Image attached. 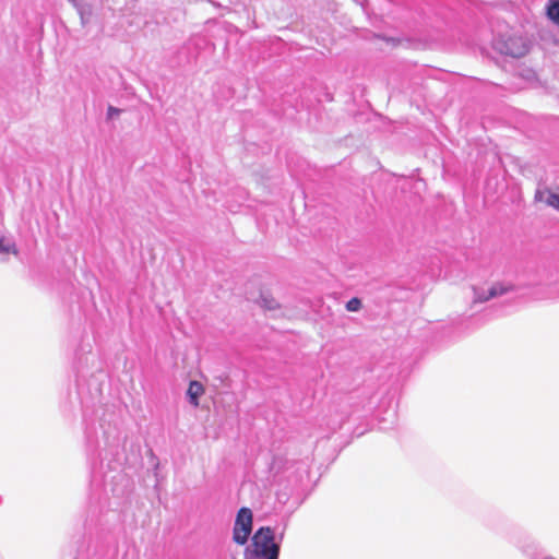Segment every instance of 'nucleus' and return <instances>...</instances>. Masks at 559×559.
I'll return each instance as SVG.
<instances>
[{
    "label": "nucleus",
    "mask_w": 559,
    "mask_h": 559,
    "mask_svg": "<svg viewBox=\"0 0 559 559\" xmlns=\"http://www.w3.org/2000/svg\"><path fill=\"white\" fill-rule=\"evenodd\" d=\"M280 543L275 542L274 530L270 526L260 527L251 538V546L245 551L246 559H278Z\"/></svg>",
    "instance_id": "nucleus-1"
},
{
    "label": "nucleus",
    "mask_w": 559,
    "mask_h": 559,
    "mask_svg": "<svg viewBox=\"0 0 559 559\" xmlns=\"http://www.w3.org/2000/svg\"><path fill=\"white\" fill-rule=\"evenodd\" d=\"M497 49L504 55L520 58L523 57L530 47V40L519 32L509 35H501L496 43Z\"/></svg>",
    "instance_id": "nucleus-2"
},
{
    "label": "nucleus",
    "mask_w": 559,
    "mask_h": 559,
    "mask_svg": "<svg viewBox=\"0 0 559 559\" xmlns=\"http://www.w3.org/2000/svg\"><path fill=\"white\" fill-rule=\"evenodd\" d=\"M253 514L249 508H241L236 516L233 528V540L238 545H246L252 532Z\"/></svg>",
    "instance_id": "nucleus-3"
},
{
    "label": "nucleus",
    "mask_w": 559,
    "mask_h": 559,
    "mask_svg": "<svg viewBox=\"0 0 559 559\" xmlns=\"http://www.w3.org/2000/svg\"><path fill=\"white\" fill-rule=\"evenodd\" d=\"M512 289H513V287L511 285L503 284V283H496V284L491 285V287L488 288L487 292H485L484 289L475 288L474 289V302H485L491 298L502 296Z\"/></svg>",
    "instance_id": "nucleus-4"
},
{
    "label": "nucleus",
    "mask_w": 559,
    "mask_h": 559,
    "mask_svg": "<svg viewBox=\"0 0 559 559\" xmlns=\"http://www.w3.org/2000/svg\"><path fill=\"white\" fill-rule=\"evenodd\" d=\"M535 200L559 211V191L538 189L535 193Z\"/></svg>",
    "instance_id": "nucleus-5"
},
{
    "label": "nucleus",
    "mask_w": 559,
    "mask_h": 559,
    "mask_svg": "<svg viewBox=\"0 0 559 559\" xmlns=\"http://www.w3.org/2000/svg\"><path fill=\"white\" fill-rule=\"evenodd\" d=\"M204 393V386L199 381H191L187 390V397L193 407L199 406V399Z\"/></svg>",
    "instance_id": "nucleus-6"
},
{
    "label": "nucleus",
    "mask_w": 559,
    "mask_h": 559,
    "mask_svg": "<svg viewBox=\"0 0 559 559\" xmlns=\"http://www.w3.org/2000/svg\"><path fill=\"white\" fill-rule=\"evenodd\" d=\"M73 7L76 9L78 14L80 15L81 24L86 26L93 15V5L84 0H81Z\"/></svg>",
    "instance_id": "nucleus-7"
},
{
    "label": "nucleus",
    "mask_w": 559,
    "mask_h": 559,
    "mask_svg": "<svg viewBox=\"0 0 559 559\" xmlns=\"http://www.w3.org/2000/svg\"><path fill=\"white\" fill-rule=\"evenodd\" d=\"M258 302L266 310H275L278 308L277 301L269 293H261Z\"/></svg>",
    "instance_id": "nucleus-8"
},
{
    "label": "nucleus",
    "mask_w": 559,
    "mask_h": 559,
    "mask_svg": "<svg viewBox=\"0 0 559 559\" xmlns=\"http://www.w3.org/2000/svg\"><path fill=\"white\" fill-rule=\"evenodd\" d=\"M0 253H12L19 254V250L14 241L7 240L3 235L0 234Z\"/></svg>",
    "instance_id": "nucleus-9"
},
{
    "label": "nucleus",
    "mask_w": 559,
    "mask_h": 559,
    "mask_svg": "<svg viewBox=\"0 0 559 559\" xmlns=\"http://www.w3.org/2000/svg\"><path fill=\"white\" fill-rule=\"evenodd\" d=\"M547 14L551 21L559 24V0H550L547 7Z\"/></svg>",
    "instance_id": "nucleus-10"
},
{
    "label": "nucleus",
    "mask_w": 559,
    "mask_h": 559,
    "mask_svg": "<svg viewBox=\"0 0 559 559\" xmlns=\"http://www.w3.org/2000/svg\"><path fill=\"white\" fill-rule=\"evenodd\" d=\"M148 464L153 467L154 486H157L160 480L159 474L157 472L159 463L157 457H155L152 452L150 453Z\"/></svg>",
    "instance_id": "nucleus-11"
},
{
    "label": "nucleus",
    "mask_w": 559,
    "mask_h": 559,
    "mask_svg": "<svg viewBox=\"0 0 559 559\" xmlns=\"http://www.w3.org/2000/svg\"><path fill=\"white\" fill-rule=\"evenodd\" d=\"M360 308H361V301L359 298H356V297L352 298L346 304V310L350 311V312L358 311V310H360Z\"/></svg>",
    "instance_id": "nucleus-12"
},
{
    "label": "nucleus",
    "mask_w": 559,
    "mask_h": 559,
    "mask_svg": "<svg viewBox=\"0 0 559 559\" xmlns=\"http://www.w3.org/2000/svg\"><path fill=\"white\" fill-rule=\"evenodd\" d=\"M123 110L116 108L114 106H109L107 109V120H115Z\"/></svg>",
    "instance_id": "nucleus-13"
},
{
    "label": "nucleus",
    "mask_w": 559,
    "mask_h": 559,
    "mask_svg": "<svg viewBox=\"0 0 559 559\" xmlns=\"http://www.w3.org/2000/svg\"><path fill=\"white\" fill-rule=\"evenodd\" d=\"M69 2H71L73 5H75L78 2H80L81 0H68Z\"/></svg>",
    "instance_id": "nucleus-14"
},
{
    "label": "nucleus",
    "mask_w": 559,
    "mask_h": 559,
    "mask_svg": "<svg viewBox=\"0 0 559 559\" xmlns=\"http://www.w3.org/2000/svg\"><path fill=\"white\" fill-rule=\"evenodd\" d=\"M545 559H556V558H554V557H546Z\"/></svg>",
    "instance_id": "nucleus-15"
}]
</instances>
